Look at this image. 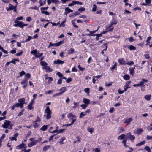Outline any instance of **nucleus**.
<instances>
[{
	"label": "nucleus",
	"mask_w": 152,
	"mask_h": 152,
	"mask_svg": "<svg viewBox=\"0 0 152 152\" xmlns=\"http://www.w3.org/2000/svg\"><path fill=\"white\" fill-rule=\"evenodd\" d=\"M134 64V62L133 61H131L130 62H128L127 63H126V64L131 66L133 65Z\"/></svg>",
	"instance_id": "obj_46"
},
{
	"label": "nucleus",
	"mask_w": 152,
	"mask_h": 152,
	"mask_svg": "<svg viewBox=\"0 0 152 152\" xmlns=\"http://www.w3.org/2000/svg\"><path fill=\"white\" fill-rule=\"evenodd\" d=\"M15 24L14 25L15 27L19 26L20 28H23V23L18 21H16L15 22Z\"/></svg>",
	"instance_id": "obj_3"
},
{
	"label": "nucleus",
	"mask_w": 152,
	"mask_h": 152,
	"mask_svg": "<svg viewBox=\"0 0 152 152\" xmlns=\"http://www.w3.org/2000/svg\"><path fill=\"white\" fill-rule=\"evenodd\" d=\"M52 3H54L55 4H57V3L59 2V1L57 0H51Z\"/></svg>",
	"instance_id": "obj_59"
},
{
	"label": "nucleus",
	"mask_w": 152,
	"mask_h": 152,
	"mask_svg": "<svg viewBox=\"0 0 152 152\" xmlns=\"http://www.w3.org/2000/svg\"><path fill=\"white\" fill-rule=\"evenodd\" d=\"M59 91H61L60 93L61 95L63 93H64L66 91V88L65 87H62L59 89Z\"/></svg>",
	"instance_id": "obj_11"
},
{
	"label": "nucleus",
	"mask_w": 152,
	"mask_h": 152,
	"mask_svg": "<svg viewBox=\"0 0 152 152\" xmlns=\"http://www.w3.org/2000/svg\"><path fill=\"white\" fill-rule=\"evenodd\" d=\"M114 109L113 107H111L109 110V112L110 113H112L114 112Z\"/></svg>",
	"instance_id": "obj_60"
},
{
	"label": "nucleus",
	"mask_w": 152,
	"mask_h": 152,
	"mask_svg": "<svg viewBox=\"0 0 152 152\" xmlns=\"http://www.w3.org/2000/svg\"><path fill=\"white\" fill-rule=\"evenodd\" d=\"M46 0H45L43 2H42V0H40L39 3L40 4L39 7L43 5L46 4Z\"/></svg>",
	"instance_id": "obj_29"
},
{
	"label": "nucleus",
	"mask_w": 152,
	"mask_h": 152,
	"mask_svg": "<svg viewBox=\"0 0 152 152\" xmlns=\"http://www.w3.org/2000/svg\"><path fill=\"white\" fill-rule=\"evenodd\" d=\"M37 140H35L33 141H32L30 143H29L28 144V146L29 147H31L32 146L36 145L37 143Z\"/></svg>",
	"instance_id": "obj_9"
},
{
	"label": "nucleus",
	"mask_w": 152,
	"mask_h": 152,
	"mask_svg": "<svg viewBox=\"0 0 152 152\" xmlns=\"http://www.w3.org/2000/svg\"><path fill=\"white\" fill-rule=\"evenodd\" d=\"M23 51H22L20 52L19 53H17L16 54V55L17 56H20V55H22V54H23Z\"/></svg>",
	"instance_id": "obj_58"
},
{
	"label": "nucleus",
	"mask_w": 152,
	"mask_h": 152,
	"mask_svg": "<svg viewBox=\"0 0 152 152\" xmlns=\"http://www.w3.org/2000/svg\"><path fill=\"white\" fill-rule=\"evenodd\" d=\"M132 121V118H129L128 119H124V123H126L127 125H128L130 124L131 122Z\"/></svg>",
	"instance_id": "obj_6"
},
{
	"label": "nucleus",
	"mask_w": 152,
	"mask_h": 152,
	"mask_svg": "<svg viewBox=\"0 0 152 152\" xmlns=\"http://www.w3.org/2000/svg\"><path fill=\"white\" fill-rule=\"evenodd\" d=\"M67 117L68 118H69V119H72L73 118H76V116L73 115L72 113H70L67 115Z\"/></svg>",
	"instance_id": "obj_7"
},
{
	"label": "nucleus",
	"mask_w": 152,
	"mask_h": 152,
	"mask_svg": "<svg viewBox=\"0 0 152 152\" xmlns=\"http://www.w3.org/2000/svg\"><path fill=\"white\" fill-rule=\"evenodd\" d=\"M89 90H90L89 88H85L84 89V91L85 92L87 93L88 94H89V92H90Z\"/></svg>",
	"instance_id": "obj_43"
},
{
	"label": "nucleus",
	"mask_w": 152,
	"mask_h": 152,
	"mask_svg": "<svg viewBox=\"0 0 152 152\" xmlns=\"http://www.w3.org/2000/svg\"><path fill=\"white\" fill-rule=\"evenodd\" d=\"M83 101L84 103L87 105L89 104L90 102V100L89 99L86 98H83Z\"/></svg>",
	"instance_id": "obj_15"
},
{
	"label": "nucleus",
	"mask_w": 152,
	"mask_h": 152,
	"mask_svg": "<svg viewBox=\"0 0 152 152\" xmlns=\"http://www.w3.org/2000/svg\"><path fill=\"white\" fill-rule=\"evenodd\" d=\"M144 149H145L148 152H151V149L149 147L146 146L145 147Z\"/></svg>",
	"instance_id": "obj_41"
},
{
	"label": "nucleus",
	"mask_w": 152,
	"mask_h": 152,
	"mask_svg": "<svg viewBox=\"0 0 152 152\" xmlns=\"http://www.w3.org/2000/svg\"><path fill=\"white\" fill-rule=\"evenodd\" d=\"M65 11L66 12L65 13V15H66L68 13L70 12H73V11L69 9L68 7H66L65 9Z\"/></svg>",
	"instance_id": "obj_8"
},
{
	"label": "nucleus",
	"mask_w": 152,
	"mask_h": 152,
	"mask_svg": "<svg viewBox=\"0 0 152 152\" xmlns=\"http://www.w3.org/2000/svg\"><path fill=\"white\" fill-rule=\"evenodd\" d=\"M50 148V145L45 146L43 148V150L44 151H46L49 148Z\"/></svg>",
	"instance_id": "obj_37"
},
{
	"label": "nucleus",
	"mask_w": 152,
	"mask_h": 152,
	"mask_svg": "<svg viewBox=\"0 0 152 152\" xmlns=\"http://www.w3.org/2000/svg\"><path fill=\"white\" fill-rule=\"evenodd\" d=\"M86 112H81V113H80V115L79 118H81L85 116L86 115Z\"/></svg>",
	"instance_id": "obj_22"
},
{
	"label": "nucleus",
	"mask_w": 152,
	"mask_h": 152,
	"mask_svg": "<svg viewBox=\"0 0 152 152\" xmlns=\"http://www.w3.org/2000/svg\"><path fill=\"white\" fill-rule=\"evenodd\" d=\"M78 67L81 71H83L85 69L84 68L81 67L80 65H78Z\"/></svg>",
	"instance_id": "obj_54"
},
{
	"label": "nucleus",
	"mask_w": 152,
	"mask_h": 152,
	"mask_svg": "<svg viewBox=\"0 0 152 152\" xmlns=\"http://www.w3.org/2000/svg\"><path fill=\"white\" fill-rule=\"evenodd\" d=\"M61 95V94L60 93V92L58 93H56V94H54L53 96V97H56L57 96H59Z\"/></svg>",
	"instance_id": "obj_48"
},
{
	"label": "nucleus",
	"mask_w": 152,
	"mask_h": 152,
	"mask_svg": "<svg viewBox=\"0 0 152 152\" xmlns=\"http://www.w3.org/2000/svg\"><path fill=\"white\" fill-rule=\"evenodd\" d=\"M41 12L42 13L44 14H46V15H49V14H50L48 12V11H42Z\"/></svg>",
	"instance_id": "obj_51"
},
{
	"label": "nucleus",
	"mask_w": 152,
	"mask_h": 152,
	"mask_svg": "<svg viewBox=\"0 0 152 152\" xmlns=\"http://www.w3.org/2000/svg\"><path fill=\"white\" fill-rule=\"evenodd\" d=\"M85 8L84 7H81L80 8H79L78 10L79 11H84L85 10Z\"/></svg>",
	"instance_id": "obj_61"
},
{
	"label": "nucleus",
	"mask_w": 152,
	"mask_h": 152,
	"mask_svg": "<svg viewBox=\"0 0 152 152\" xmlns=\"http://www.w3.org/2000/svg\"><path fill=\"white\" fill-rule=\"evenodd\" d=\"M25 74V72L23 71L20 73V76L21 77Z\"/></svg>",
	"instance_id": "obj_53"
},
{
	"label": "nucleus",
	"mask_w": 152,
	"mask_h": 152,
	"mask_svg": "<svg viewBox=\"0 0 152 152\" xmlns=\"http://www.w3.org/2000/svg\"><path fill=\"white\" fill-rule=\"evenodd\" d=\"M31 19H32L31 17H29L26 18V20L28 22H30L31 20Z\"/></svg>",
	"instance_id": "obj_64"
},
{
	"label": "nucleus",
	"mask_w": 152,
	"mask_h": 152,
	"mask_svg": "<svg viewBox=\"0 0 152 152\" xmlns=\"http://www.w3.org/2000/svg\"><path fill=\"white\" fill-rule=\"evenodd\" d=\"M16 49L15 48L14 49L10 51V53L12 54H14L16 52Z\"/></svg>",
	"instance_id": "obj_50"
},
{
	"label": "nucleus",
	"mask_w": 152,
	"mask_h": 152,
	"mask_svg": "<svg viewBox=\"0 0 152 152\" xmlns=\"http://www.w3.org/2000/svg\"><path fill=\"white\" fill-rule=\"evenodd\" d=\"M127 138L130 139L132 141L134 140L135 139V137L131 135L130 133H128L126 134Z\"/></svg>",
	"instance_id": "obj_4"
},
{
	"label": "nucleus",
	"mask_w": 152,
	"mask_h": 152,
	"mask_svg": "<svg viewBox=\"0 0 152 152\" xmlns=\"http://www.w3.org/2000/svg\"><path fill=\"white\" fill-rule=\"evenodd\" d=\"M40 64L42 66H43V67L47 66V65H48V64L46 62H45L44 61H41L40 62Z\"/></svg>",
	"instance_id": "obj_27"
},
{
	"label": "nucleus",
	"mask_w": 152,
	"mask_h": 152,
	"mask_svg": "<svg viewBox=\"0 0 152 152\" xmlns=\"http://www.w3.org/2000/svg\"><path fill=\"white\" fill-rule=\"evenodd\" d=\"M39 126V124H37V122H34V126L35 128Z\"/></svg>",
	"instance_id": "obj_49"
},
{
	"label": "nucleus",
	"mask_w": 152,
	"mask_h": 152,
	"mask_svg": "<svg viewBox=\"0 0 152 152\" xmlns=\"http://www.w3.org/2000/svg\"><path fill=\"white\" fill-rule=\"evenodd\" d=\"M87 129L89 132L91 134H92L94 131V128H90L88 127L87 128Z\"/></svg>",
	"instance_id": "obj_24"
},
{
	"label": "nucleus",
	"mask_w": 152,
	"mask_h": 152,
	"mask_svg": "<svg viewBox=\"0 0 152 152\" xmlns=\"http://www.w3.org/2000/svg\"><path fill=\"white\" fill-rule=\"evenodd\" d=\"M74 52V49L73 48H71L70 50H68V54H73Z\"/></svg>",
	"instance_id": "obj_19"
},
{
	"label": "nucleus",
	"mask_w": 152,
	"mask_h": 152,
	"mask_svg": "<svg viewBox=\"0 0 152 152\" xmlns=\"http://www.w3.org/2000/svg\"><path fill=\"white\" fill-rule=\"evenodd\" d=\"M119 62L121 64L126 65V63L123 58L119 59L118 60Z\"/></svg>",
	"instance_id": "obj_14"
},
{
	"label": "nucleus",
	"mask_w": 152,
	"mask_h": 152,
	"mask_svg": "<svg viewBox=\"0 0 152 152\" xmlns=\"http://www.w3.org/2000/svg\"><path fill=\"white\" fill-rule=\"evenodd\" d=\"M25 99L24 98H21L18 100V102L20 104H24L25 103Z\"/></svg>",
	"instance_id": "obj_12"
},
{
	"label": "nucleus",
	"mask_w": 152,
	"mask_h": 152,
	"mask_svg": "<svg viewBox=\"0 0 152 152\" xmlns=\"http://www.w3.org/2000/svg\"><path fill=\"white\" fill-rule=\"evenodd\" d=\"M62 83V80H61V78H60L59 79L58 82H57V84H60L61 83Z\"/></svg>",
	"instance_id": "obj_63"
},
{
	"label": "nucleus",
	"mask_w": 152,
	"mask_h": 152,
	"mask_svg": "<svg viewBox=\"0 0 152 152\" xmlns=\"http://www.w3.org/2000/svg\"><path fill=\"white\" fill-rule=\"evenodd\" d=\"M64 63V62L62 61L61 60L59 59H58L57 61H55L54 62V63L55 64H63Z\"/></svg>",
	"instance_id": "obj_13"
},
{
	"label": "nucleus",
	"mask_w": 152,
	"mask_h": 152,
	"mask_svg": "<svg viewBox=\"0 0 152 152\" xmlns=\"http://www.w3.org/2000/svg\"><path fill=\"white\" fill-rule=\"evenodd\" d=\"M25 146H26L25 145V144L22 143L20 144L19 145H18L16 147L17 148H19L20 149L23 148H25Z\"/></svg>",
	"instance_id": "obj_16"
},
{
	"label": "nucleus",
	"mask_w": 152,
	"mask_h": 152,
	"mask_svg": "<svg viewBox=\"0 0 152 152\" xmlns=\"http://www.w3.org/2000/svg\"><path fill=\"white\" fill-rule=\"evenodd\" d=\"M127 140V139H124L122 141V143L124 144V146L126 147H128V146L126 145Z\"/></svg>",
	"instance_id": "obj_39"
},
{
	"label": "nucleus",
	"mask_w": 152,
	"mask_h": 152,
	"mask_svg": "<svg viewBox=\"0 0 152 152\" xmlns=\"http://www.w3.org/2000/svg\"><path fill=\"white\" fill-rule=\"evenodd\" d=\"M9 8H6V10L7 11H9L10 10H12L14 9L15 8H16V7L15 6L11 5L10 4H9Z\"/></svg>",
	"instance_id": "obj_10"
},
{
	"label": "nucleus",
	"mask_w": 152,
	"mask_h": 152,
	"mask_svg": "<svg viewBox=\"0 0 152 152\" xmlns=\"http://www.w3.org/2000/svg\"><path fill=\"white\" fill-rule=\"evenodd\" d=\"M65 137H62L60 140V141H59V143L61 144H63L64 143L63 142V141L65 139Z\"/></svg>",
	"instance_id": "obj_25"
},
{
	"label": "nucleus",
	"mask_w": 152,
	"mask_h": 152,
	"mask_svg": "<svg viewBox=\"0 0 152 152\" xmlns=\"http://www.w3.org/2000/svg\"><path fill=\"white\" fill-rule=\"evenodd\" d=\"M64 42V41H60L55 43L56 46H59L62 43H63Z\"/></svg>",
	"instance_id": "obj_26"
},
{
	"label": "nucleus",
	"mask_w": 152,
	"mask_h": 152,
	"mask_svg": "<svg viewBox=\"0 0 152 152\" xmlns=\"http://www.w3.org/2000/svg\"><path fill=\"white\" fill-rule=\"evenodd\" d=\"M32 39V37L31 36H28V38L25 41H22L21 42L24 43L25 42H26L28 41H29L31 40V39Z\"/></svg>",
	"instance_id": "obj_34"
},
{
	"label": "nucleus",
	"mask_w": 152,
	"mask_h": 152,
	"mask_svg": "<svg viewBox=\"0 0 152 152\" xmlns=\"http://www.w3.org/2000/svg\"><path fill=\"white\" fill-rule=\"evenodd\" d=\"M56 75L58 76V77H61L63 76V75L60 72H58L57 73Z\"/></svg>",
	"instance_id": "obj_45"
},
{
	"label": "nucleus",
	"mask_w": 152,
	"mask_h": 152,
	"mask_svg": "<svg viewBox=\"0 0 152 152\" xmlns=\"http://www.w3.org/2000/svg\"><path fill=\"white\" fill-rule=\"evenodd\" d=\"M80 106L83 109H85L87 106V105L85 104H82L80 105Z\"/></svg>",
	"instance_id": "obj_47"
},
{
	"label": "nucleus",
	"mask_w": 152,
	"mask_h": 152,
	"mask_svg": "<svg viewBox=\"0 0 152 152\" xmlns=\"http://www.w3.org/2000/svg\"><path fill=\"white\" fill-rule=\"evenodd\" d=\"M145 141H143L142 142H141L138 143L136 145V146H140L144 144L145 143Z\"/></svg>",
	"instance_id": "obj_35"
},
{
	"label": "nucleus",
	"mask_w": 152,
	"mask_h": 152,
	"mask_svg": "<svg viewBox=\"0 0 152 152\" xmlns=\"http://www.w3.org/2000/svg\"><path fill=\"white\" fill-rule=\"evenodd\" d=\"M123 78L125 80H127L130 79V76H129V75L126 74L123 77Z\"/></svg>",
	"instance_id": "obj_36"
},
{
	"label": "nucleus",
	"mask_w": 152,
	"mask_h": 152,
	"mask_svg": "<svg viewBox=\"0 0 152 152\" xmlns=\"http://www.w3.org/2000/svg\"><path fill=\"white\" fill-rule=\"evenodd\" d=\"M21 84L22 85H27L28 84V80L27 79L25 78L21 82Z\"/></svg>",
	"instance_id": "obj_20"
},
{
	"label": "nucleus",
	"mask_w": 152,
	"mask_h": 152,
	"mask_svg": "<svg viewBox=\"0 0 152 152\" xmlns=\"http://www.w3.org/2000/svg\"><path fill=\"white\" fill-rule=\"evenodd\" d=\"M117 67V65H116V63L115 62L114 65L111 67L110 68V69L112 70V71H113V70L114 69H115Z\"/></svg>",
	"instance_id": "obj_40"
},
{
	"label": "nucleus",
	"mask_w": 152,
	"mask_h": 152,
	"mask_svg": "<svg viewBox=\"0 0 152 152\" xmlns=\"http://www.w3.org/2000/svg\"><path fill=\"white\" fill-rule=\"evenodd\" d=\"M135 67L134 68H129V72L130 73L131 75H133L134 72V69H135Z\"/></svg>",
	"instance_id": "obj_17"
},
{
	"label": "nucleus",
	"mask_w": 152,
	"mask_h": 152,
	"mask_svg": "<svg viewBox=\"0 0 152 152\" xmlns=\"http://www.w3.org/2000/svg\"><path fill=\"white\" fill-rule=\"evenodd\" d=\"M11 122L10 121L6 120L4 122V124L2 125V127L6 129L10 125Z\"/></svg>",
	"instance_id": "obj_2"
},
{
	"label": "nucleus",
	"mask_w": 152,
	"mask_h": 152,
	"mask_svg": "<svg viewBox=\"0 0 152 152\" xmlns=\"http://www.w3.org/2000/svg\"><path fill=\"white\" fill-rule=\"evenodd\" d=\"M124 129L122 127H119L118 129V132L119 133H121L123 131H124Z\"/></svg>",
	"instance_id": "obj_32"
},
{
	"label": "nucleus",
	"mask_w": 152,
	"mask_h": 152,
	"mask_svg": "<svg viewBox=\"0 0 152 152\" xmlns=\"http://www.w3.org/2000/svg\"><path fill=\"white\" fill-rule=\"evenodd\" d=\"M28 108L30 110H31L32 109H33V107L32 106V105L29 104L28 106Z\"/></svg>",
	"instance_id": "obj_62"
},
{
	"label": "nucleus",
	"mask_w": 152,
	"mask_h": 152,
	"mask_svg": "<svg viewBox=\"0 0 152 152\" xmlns=\"http://www.w3.org/2000/svg\"><path fill=\"white\" fill-rule=\"evenodd\" d=\"M43 55V53H40L38 55H35V56L37 58H39L41 57Z\"/></svg>",
	"instance_id": "obj_52"
},
{
	"label": "nucleus",
	"mask_w": 152,
	"mask_h": 152,
	"mask_svg": "<svg viewBox=\"0 0 152 152\" xmlns=\"http://www.w3.org/2000/svg\"><path fill=\"white\" fill-rule=\"evenodd\" d=\"M44 69L47 72H49L52 71V69L48 66H44L42 68Z\"/></svg>",
	"instance_id": "obj_5"
},
{
	"label": "nucleus",
	"mask_w": 152,
	"mask_h": 152,
	"mask_svg": "<svg viewBox=\"0 0 152 152\" xmlns=\"http://www.w3.org/2000/svg\"><path fill=\"white\" fill-rule=\"evenodd\" d=\"M56 46L55 43L52 44L51 42H50L49 46H48V48H49L51 46Z\"/></svg>",
	"instance_id": "obj_56"
},
{
	"label": "nucleus",
	"mask_w": 152,
	"mask_h": 152,
	"mask_svg": "<svg viewBox=\"0 0 152 152\" xmlns=\"http://www.w3.org/2000/svg\"><path fill=\"white\" fill-rule=\"evenodd\" d=\"M48 127V125H44L40 129L42 131H45L47 129Z\"/></svg>",
	"instance_id": "obj_28"
},
{
	"label": "nucleus",
	"mask_w": 152,
	"mask_h": 152,
	"mask_svg": "<svg viewBox=\"0 0 152 152\" xmlns=\"http://www.w3.org/2000/svg\"><path fill=\"white\" fill-rule=\"evenodd\" d=\"M97 6L96 4H94L93 5V7L92 9V11L93 12H95L96 10Z\"/></svg>",
	"instance_id": "obj_38"
},
{
	"label": "nucleus",
	"mask_w": 152,
	"mask_h": 152,
	"mask_svg": "<svg viewBox=\"0 0 152 152\" xmlns=\"http://www.w3.org/2000/svg\"><path fill=\"white\" fill-rule=\"evenodd\" d=\"M72 23L74 27L77 28H78V26L75 24V23L73 20L72 21Z\"/></svg>",
	"instance_id": "obj_57"
},
{
	"label": "nucleus",
	"mask_w": 152,
	"mask_h": 152,
	"mask_svg": "<svg viewBox=\"0 0 152 152\" xmlns=\"http://www.w3.org/2000/svg\"><path fill=\"white\" fill-rule=\"evenodd\" d=\"M45 113H46V118L48 120L51 118V111L48 106L46 107L45 110Z\"/></svg>",
	"instance_id": "obj_1"
},
{
	"label": "nucleus",
	"mask_w": 152,
	"mask_h": 152,
	"mask_svg": "<svg viewBox=\"0 0 152 152\" xmlns=\"http://www.w3.org/2000/svg\"><path fill=\"white\" fill-rule=\"evenodd\" d=\"M151 95H146L145 96V98L148 101H150L151 99Z\"/></svg>",
	"instance_id": "obj_21"
},
{
	"label": "nucleus",
	"mask_w": 152,
	"mask_h": 152,
	"mask_svg": "<svg viewBox=\"0 0 152 152\" xmlns=\"http://www.w3.org/2000/svg\"><path fill=\"white\" fill-rule=\"evenodd\" d=\"M103 45L104 46L106 47V48L104 49L103 50L101 51V53L102 54H104V51H105L107 48V43H104Z\"/></svg>",
	"instance_id": "obj_23"
},
{
	"label": "nucleus",
	"mask_w": 152,
	"mask_h": 152,
	"mask_svg": "<svg viewBox=\"0 0 152 152\" xmlns=\"http://www.w3.org/2000/svg\"><path fill=\"white\" fill-rule=\"evenodd\" d=\"M31 77V75L30 73H28L26 74L25 76V78L26 79V78L28 79H29Z\"/></svg>",
	"instance_id": "obj_42"
},
{
	"label": "nucleus",
	"mask_w": 152,
	"mask_h": 152,
	"mask_svg": "<svg viewBox=\"0 0 152 152\" xmlns=\"http://www.w3.org/2000/svg\"><path fill=\"white\" fill-rule=\"evenodd\" d=\"M128 47L129 48L130 50H135L136 49L135 47L132 45H130L129 46H128Z\"/></svg>",
	"instance_id": "obj_33"
},
{
	"label": "nucleus",
	"mask_w": 152,
	"mask_h": 152,
	"mask_svg": "<svg viewBox=\"0 0 152 152\" xmlns=\"http://www.w3.org/2000/svg\"><path fill=\"white\" fill-rule=\"evenodd\" d=\"M15 61H17L18 62L19 61V60L18 59H13V60L10 61V62L11 63H12L13 64H15L16 63V62H15Z\"/></svg>",
	"instance_id": "obj_31"
},
{
	"label": "nucleus",
	"mask_w": 152,
	"mask_h": 152,
	"mask_svg": "<svg viewBox=\"0 0 152 152\" xmlns=\"http://www.w3.org/2000/svg\"><path fill=\"white\" fill-rule=\"evenodd\" d=\"M31 54H34V55H37L36 54L37 53V51L36 50H34L33 51H31Z\"/></svg>",
	"instance_id": "obj_44"
},
{
	"label": "nucleus",
	"mask_w": 152,
	"mask_h": 152,
	"mask_svg": "<svg viewBox=\"0 0 152 152\" xmlns=\"http://www.w3.org/2000/svg\"><path fill=\"white\" fill-rule=\"evenodd\" d=\"M143 132L142 129H138L137 130L136 132V133L138 134H141V133Z\"/></svg>",
	"instance_id": "obj_30"
},
{
	"label": "nucleus",
	"mask_w": 152,
	"mask_h": 152,
	"mask_svg": "<svg viewBox=\"0 0 152 152\" xmlns=\"http://www.w3.org/2000/svg\"><path fill=\"white\" fill-rule=\"evenodd\" d=\"M65 23V20H64L63 21L61 22V24H60L59 26H64L65 25L64 24Z\"/></svg>",
	"instance_id": "obj_55"
},
{
	"label": "nucleus",
	"mask_w": 152,
	"mask_h": 152,
	"mask_svg": "<svg viewBox=\"0 0 152 152\" xmlns=\"http://www.w3.org/2000/svg\"><path fill=\"white\" fill-rule=\"evenodd\" d=\"M126 137V135L124 134H122L118 137V140L120 139L122 140L124 138Z\"/></svg>",
	"instance_id": "obj_18"
}]
</instances>
